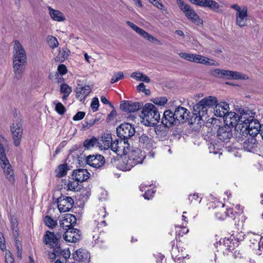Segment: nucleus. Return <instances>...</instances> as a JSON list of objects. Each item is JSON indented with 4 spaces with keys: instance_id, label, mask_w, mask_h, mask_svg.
<instances>
[{
    "instance_id": "1",
    "label": "nucleus",
    "mask_w": 263,
    "mask_h": 263,
    "mask_svg": "<svg viewBox=\"0 0 263 263\" xmlns=\"http://www.w3.org/2000/svg\"><path fill=\"white\" fill-rule=\"evenodd\" d=\"M141 117L145 124L147 126H154L156 125L160 119V115L157 108L152 103H146L143 106Z\"/></svg>"
},
{
    "instance_id": "2",
    "label": "nucleus",
    "mask_w": 263,
    "mask_h": 263,
    "mask_svg": "<svg viewBox=\"0 0 263 263\" xmlns=\"http://www.w3.org/2000/svg\"><path fill=\"white\" fill-rule=\"evenodd\" d=\"M176 2L187 18L196 25L201 23L202 20L189 5L185 3L183 0H176Z\"/></svg>"
},
{
    "instance_id": "3",
    "label": "nucleus",
    "mask_w": 263,
    "mask_h": 263,
    "mask_svg": "<svg viewBox=\"0 0 263 263\" xmlns=\"http://www.w3.org/2000/svg\"><path fill=\"white\" fill-rule=\"evenodd\" d=\"M231 8L236 11V24L240 27L246 26L248 18V8L245 6H240L237 4H233Z\"/></svg>"
},
{
    "instance_id": "4",
    "label": "nucleus",
    "mask_w": 263,
    "mask_h": 263,
    "mask_svg": "<svg viewBox=\"0 0 263 263\" xmlns=\"http://www.w3.org/2000/svg\"><path fill=\"white\" fill-rule=\"evenodd\" d=\"M111 149L118 155H127L130 151V145L127 140H115L111 143Z\"/></svg>"
},
{
    "instance_id": "5",
    "label": "nucleus",
    "mask_w": 263,
    "mask_h": 263,
    "mask_svg": "<svg viewBox=\"0 0 263 263\" xmlns=\"http://www.w3.org/2000/svg\"><path fill=\"white\" fill-rule=\"evenodd\" d=\"M10 129L13 144L15 146H18L20 144L23 132L21 120L17 119L14 121L11 126Z\"/></svg>"
},
{
    "instance_id": "6",
    "label": "nucleus",
    "mask_w": 263,
    "mask_h": 263,
    "mask_svg": "<svg viewBox=\"0 0 263 263\" xmlns=\"http://www.w3.org/2000/svg\"><path fill=\"white\" fill-rule=\"evenodd\" d=\"M249 117V115L247 114V111H245L242 110L239 114H236L234 112L229 111L226 117V121L228 122H229L231 127H233L236 125L237 123L244 122L246 121L247 119Z\"/></svg>"
},
{
    "instance_id": "7",
    "label": "nucleus",
    "mask_w": 263,
    "mask_h": 263,
    "mask_svg": "<svg viewBox=\"0 0 263 263\" xmlns=\"http://www.w3.org/2000/svg\"><path fill=\"white\" fill-rule=\"evenodd\" d=\"M117 135L120 139L127 140L134 135L135 129L134 126L128 123H124L117 128Z\"/></svg>"
},
{
    "instance_id": "8",
    "label": "nucleus",
    "mask_w": 263,
    "mask_h": 263,
    "mask_svg": "<svg viewBox=\"0 0 263 263\" xmlns=\"http://www.w3.org/2000/svg\"><path fill=\"white\" fill-rule=\"evenodd\" d=\"M145 155L144 152H142L139 148L132 150L130 153L129 158L127 160V165H129L126 170H130L131 167L142 163L145 158Z\"/></svg>"
},
{
    "instance_id": "9",
    "label": "nucleus",
    "mask_w": 263,
    "mask_h": 263,
    "mask_svg": "<svg viewBox=\"0 0 263 263\" xmlns=\"http://www.w3.org/2000/svg\"><path fill=\"white\" fill-rule=\"evenodd\" d=\"M247 114L249 115V117H248L246 122L249 130L250 132V136H256L259 133L261 127V124L257 120L254 119V113L248 110Z\"/></svg>"
},
{
    "instance_id": "10",
    "label": "nucleus",
    "mask_w": 263,
    "mask_h": 263,
    "mask_svg": "<svg viewBox=\"0 0 263 263\" xmlns=\"http://www.w3.org/2000/svg\"><path fill=\"white\" fill-rule=\"evenodd\" d=\"M57 204L60 212H66L72 208L74 201L71 197L62 195L57 199Z\"/></svg>"
},
{
    "instance_id": "11",
    "label": "nucleus",
    "mask_w": 263,
    "mask_h": 263,
    "mask_svg": "<svg viewBox=\"0 0 263 263\" xmlns=\"http://www.w3.org/2000/svg\"><path fill=\"white\" fill-rule=\"evenodd\" d=\"M13 61L27 63L26 52L18 41H15L13 46Z\"/></svg>"
},
{
    "instance_id": "12",
    "label": "nucleus",
    "mask_w": 263,
    "mask_h": 263,
    "mask_svg": "<svg viewBox=\"0 0 263 263\" xmlns=\"http://www.w3.org/2000/svg\"><path fill=\"white\" fill-rule=\"evenodd\" d=\"M126 24L132 28L134 31H135L138 34L142 36L145 39L149 41L151 43H155L157 45H161V43L159 40L156 39L155 37L152 36L148 32L145 31L142 28L135 25L131 22L127 21Z\"/></svg>"
},
{
    "instance_id": "13",
    "label": "nucleus",
    "mask_w": 263,
    "mask_h": 263,
    "mask_svg": "<svg viewBox=\"0 0 263 263\" xmlns=\"http://www.w3.org/2000/svg\"><path fill=\"white\" fill-rule=\"evenodd\" d=\"M232 128L228 123L220 127L217 131L218 139L222 142H228L232 137Z\"/></svg>"
},
{
    "instance_id": "14",
    "label": "nucleus",
    "mask_w": 263,
    "mask_h": 263,
    "mask_svg": "<svg viewBox=\"0 0 263 263\" xmlns=\"http://www.w3.org/2000/svg\"><path fill=\"white\" fill-rule=\"evenodd\" d=\"M173 112L178 124L183 123L189 120L190 112L185 107L178 106Z\"/></svg>"
},
{
    "instance_id": "15",
    "label": "nucleus",
    "mask_w": 263,
    "mask_h": 263,
    "mask_svg": "<svg viewBox=\"0 0 263 263\" xmlns=\"http://www.w3.org/2000/svg\"><path fill=\"white\" fill-rule=\"evenodd\" d=\"M161 123L165 127L167 128H170L178 124L173 110L171 109L166 110L164 111Z\"/></svg>"
},
{
    "instance_id": "16",
    "label": "nucleus",
    "mask_w": 263,
    "mask_h": 263,
    "mask_svg": "<svg viewBox=\"0 0 263 263\" xmlns=\"http://www.w3.org/2000/svg\"><path fill=\"white\" fill-rule=\"evenodd\" d=\"M62 233H54L49 231L46 232L44 236L43 241L46 245H48L51 248L58 245L59 240L61 238Z\"/></svg>"
},
{
    "instance_id": "17",
    "label": "nucleus",
    "mask_w": 263,
    "mask_h": 263,
    "mask_svg": "<svg viewBox=\"0 0 263 263\" xmlns=\"http://www.w3.org/2000/svg\"><path fill=\"white\" fill-rule=\"evenodd\" d=\"M77 219L72 214H66L60 219V226L63 230H69L73 228L72 226L76 223Z\"/></svg>"
},
{
    "instance_id": "18",
    "label": "nucleus",
    "mask_w": 263,
    "mask_h": 263,
    "mask_svg": "<svg viewBox=\"0 0 263 263\" xmlns=\"http://www.w3.org/2000/svg\"><path fill=\"white\" fill-rule=\"evenodd\" d=\"M142 105V104L140 102L123 100L120 104V108L123 111L127 112H134L141 108Z\"/></svg>"
},
{
    "instance_id": "19",
    "label": "nucleus",
    "mask_w": 263,
    "mask_h": 263,
    "mask_svg": "<svg viewBox=\"0 0 263 263\" xmlns=\"http://www.w3.org/2000/svg\"><path fill=\"white\" fill-rule=\"evenodd\" d=\"M209 109L200 101L193 107V114L198 118V120H203V118L206 119L208 117V112Z\"/></svg>"
},
{
    "instance_id": "20",
    "label": "nucleus",
    "mask_w": 263,
    "mask_h": 263,
    "mask_svg": "<svg viewBox=\"0 0 263 263\" xmlns=\"http://www.w3.org/2000/svg\"><path fill=\"white\" fill-rule=\"evenodd\" d=\"M0 164L8 181L10 184H14L15 182V176L12 166L10 164L9 160L8 161V163L6 162L5 163L4 162L0 163Z\"/></svg>"
},
{
    "instance_id": "21",
    "label": "nucleus",
    "mask_w": 263,
    "mask_h": 263,
    "mask_svg": "<svg viewBox=\"0 0 263 263\" xmlns=\"http://www.w3.org/2000/svg\"><path fill=\"white\" fill-rule=\"evenodd\" d=\"M87 164L96 168L102 166L104 163V158L101 155H89L85 158Z\"/></svg>"
},
{
    "instance_id": "22",
    "label": "nucleus",
    "mask_w": 263,
    "mask_h": 263,
    "mask_svg": "<svg viewBox=\"0 0 263 263\" xmlns=\"http://www.w3.org/2000/svg\"><path fill=\"white\" fill-rule=\"evenodd\" d=\"M80 232V230L74 228L66 230L63 235L64 239L67 242H76L81 239Z\"/></svg>"
},
{
    "instance_id": "23",
    "label": "nucleus",
    "mask_w": 263,
    "mask_h": 263,
    "mask_svg": "<svg viewBox=\"0 0 263 263\" xmlns=\"http://www.w3.org/2000/svg\"><path fill=\"white\" fill-rule=\"evenodd\" d=\"M235 126V135L237 138L243 139L248 135L250 136V132L249 130L246 121L244 122L237 123Z\"/></svg>"
},
{
    "instance_id": "24",
    "label": "nucleus",
    "mask_w": 263,
    "mask_h": 263,
    "mask_svg": "<svg viewBox=\"0 0 263 263\" xmlns=\"http://www.w3.org/2000/svg\"><path fill=\"white\" fill-rule=\"evenodd\" d=\"M220 78L229 80H245L247 79L248 77L246 75H242L241 73L238 72L222 69Z\"/></svg>"
},
{
    "instance_id": "25",
    "label": "nucleus",
    "mask_w": 263,
    "mask_h": 263,
    "mask_svg": "<svg viewBox=\"0 0 263 263\" xmlns=\"http://www.w3.org/2000/svg\"><path fill=\"white\" fill-rule=\"evenodd\" d=\"M229 105L226 102H220L216 104L214 108V115L217 117H226L229 113Z\"/></svg>"
},
{
    "instance_id": "26",
    "label": "nucleus",
    "mask_w": 263,
    "mask_h": 263,
    "mask_svg": "<svg viewBox=\"0 0 263 263\" xmlns=\"http://www.w3.org/2000/svg\"><path fill=\"white\" fill-rule=\"evenodd\" d=\"M90 174L86 169L74 170L72 173L73 179L77 182H82L89 178Z\"/></svg>"
},
{
    "instance_id": "27",
    "label": "nucleus",
    "mask_w": 263,
    "mask_h": 263,
    "mask_svg": "<svg viewBox=\"0 0 263 263\" xmlns=\"http://www.w3.org/2000/svg\"><path fill=\"white\" fill-rule=\"evenodd\" d=\"M27 63H20L13 61V68L15 78L17 80H20L22 78L23 72L25 70Z\"/></svg>"
},
{
    "instance_id": "28",
    "label": "nucleus",
    "mask_w": 263,
    "mask_h": 263,
    "mask_svg": "<svg viewBox=\"0 0 263 263\" xmlns=\"http://www.w3.org/2000/svg\"><path fill=\"white\" fill-rule=\"evenodd\" d=\"M193 62L199 64H202L205 65L218 66V63L212 59L204 56L195 54Z\"/></svg>"
},
{
    "instance_id": "29",
    "label": "nucleus",
    "mask_w": 263,
    "mask_h": 263,
    "mask_svg": "<svg viewBox=\"0 0 263 263\" xmlns=\"http://www.w3.org/2000/svg\"><path fill=\"white\" fill-rule=\"evenodd\" d=\"M255 136H251L248 138L243 143V148L246 151L252 152L257 147V141Z\"/></svg>"
},
{
    "instance_id": "30",
    "label": "nucleus",
    "mask_w": 263,
    "mask_h": 263,
    "mask_svg": "<svg viewBox=\"0 0 263 263\" xmlns=\"http://www.w3.org/2000/svg\"><path fill=\"white\" fill-rule=\"evenodd\" d=\"M91 88L88 85H85V86H82L79 85L76 88V97L80 99V100L84 99L91 91Z\"/></svg>"
},
{
    "instance_id": "31",
    "label": "nucleus",
    "mask_w": 263,
    "mask_h": 263,
    "mask_svg": "<svg viewBox=\"0 0 263 263\" xmlns=\"http://www.w3.org/2000/svg\"><path fill=\"white\" fill-rule=\"evenodd\" d=\"M49 10V14L51 18L57 22L64 21L66 18L64 14L59 10H55L51 7H48Z\"/></svg>"
},
{
    "instance_id": "32",
    "label": "nucleus",
    "mask_w": 263,
    "mask_h": 263,
    "mask_svg": "<svg viewBox=\"0 0 263 263\" xmlns=\"http://www.w3.org/2000/svg\"><path fill=\"white\" fill-rule=\"evenodd\" d=\"M139 142L143 147L149 148L153 147L154 141L151 136L143 134L139 137Z\"/></svg>"
},
{
    "instance_id": "33",
    "label": "nucleus",
    "mask_w": 263,
    "mask_h": 263,
    "mask_svg": "<svg viewBox=\"0 0 263 263\" xmlns=\"http://www.w3.org/2000/svg\"><path fill=\"white\" fill-rule=\"evenodd\" d=\"M74 258L76 260L81 261H85L90 258L88 252L84 249L77 250L74 254Z\"/></svg>"
},
{
    "instance_id": "34",
    "label": "nucleus",
    "mask_w": 263,
    "mask_h": 263,
    "mask_svg": "<svg viewBox=\"0 0 263 263\" xmlns=\"http://www.w3.org/2000/svg\"><path fill=\"white\" fill-rule=\"evenodd\" d=\"M6 140L4 137H0V163L5 162L8 163V159L7 158L6 154L4 148V145L6 143Z\"/></svg>"
},
{
    "instance_id": "35",
    "label": "nucleus",
    "mask_w": 263,
    "mask_h": 263,
    "mask_svg": "<svg viewBox=\"0 0 263 263\" xmlns=\"http://www.w3.org/2000/svg\"><path fill=\"white\" fill-rule=\"evenodd\" d=\"M200 101L202 103H203V104L207 107L208 109H209L213 107L214 106H215V105L218 102L217 99L215 97L213 96L205 97Z\"/></svg>"
},
{
    "instance_id": "36",
    "label": "nucleus",
    "mask_w": 263,
    "mask_h": 263,
    "mask_svg": "<svg viewBox=\"0 0 263 263\" xmlns=\"http://www.w3.org/2000/svg\"><path fill=\"white\" fill-rule=\"evenodd\" d=\"M101 142L104 144L103 147L105 149L110 148V144L112 141L111 135L109 134H104L101 137Z\"/></svg>"
},
{
    "instance_id": "37",
    "label": "nucleus",
    "mask_w": 263,
    "mask_h": 263,
    "mask_svg": "<svg viewBox=\"0 0 263 263\" xmlns=\"http://www.w3.org/2000/svg\"><path fill=\"white\" fill-rule=\"evenodd\" d=\"M98 143V140L96 137H92L89 139H86L83 143L84 146L87 149L94 147Z\"/></svg>"
},
{
    "instance_id": "38",
    "label": "nucleus",
    "mask_w": 263,
    "mask_h": 263,
    "mask_svg": "<svg viewBox=\"0 0 263 263\" xmlns=\"http://www.w3.org/2000/svg\"><path fill=\"white\" fill-rule=\"evenodd\" d=\"M67 165L66 164H61L56 170L57 176L60 177H63L67 174Z\"/></svg>"
},
{
    "instance_id": "39",
    "label": "nucleus",
    "mask_w": 263,
    "mask_h": 263,
    "mask_svg": "<svg viewBox=\"0 0 263 263\" xmlns=\"http://www.w3.org/2000/svg\"><path fill=\"white\" fill-rule=\"evenodd\" d=\"M205 7L210 8L211 9L217 12L219 11V5L216 2L213 0H208Z\"/></svg>"
},
{
    "instance_id": "40",
    "label": "nucleus",
    "mask_w": 263,
    "mask_h": 263,
    "mask_svg": "<svg viewBox=\"0 0 263 263\" xmlns=\"http://www.w3.org/2000/svg\"><path fill=\"white\" fill-rule=\"evenodd\" d=\"M222 212L225 213V216H219V213H216V216L217 217V218L221 220H223L227 217L233 218L234 213L233 210L232 209H227L226 211H224V209H222Z\"/></svg>"
},
{
    "instance_id": "41",
    "label": "nucleus",
    "mask_w": 263,
    "mask_h": 263,
    "mask_svg": "<svg viewBox=\"0 0 263 263\" xmlns=\"http://www.w3.org/2000/svg\"><path fill=\"white\" fill-rule=\"evenodd\" d=\"M47 41L49 47L52 49L57 47L59 45V42L57 38L52 35L47 36Z\"/></svg>"
},
{
    "instance_id": "42",
    "label": "nucleus",
    "mask_w": 263,
    "mask_h": 263,
    "mask_svg": "<svg viewBox=\"0 0 263 263\" xmlns=\"http://www.w3.org/2000/svg\"><path fill=\"white\" fill-rule=\"evenodd\" d=\"M69 51L67 49H62L59 50L57 58L61 61H64L69 56Z\"/></svg>"
},
{
    "instance_id": "43",
    "label": "nucleus",
    "mask_w": 263,
    "mask_h": 263,
    "mask_svg": "<svg viewBox=\"0 0 263 263\" xmlns=\"http://www.w3.org/2000/svg\"><path fill=\"white\" fill-rule=\"evenodd\" d=\"M44 222L45 224L49 228H52L57 224V221L54 220L49 216H45Z\"/></svg>"
},
{
    "instance_id": "44",
    "label": "nucleus",
    "mask_w": 263,
    "mask_h": 263,
    "mask_svg": "<svg viewBox=\"0 0 263 263\" xmlns=\"http://www.w3.org/2000/svg\"><path fill=\"white\" fill-rule=\"evenodd\" d=\"M99 121V120L98 119H91L87 120L83 124V128L84 129L89 128L93 125L97 124Z\"/></svg>"
},
{
    "instance_id": "45",
    "label": "nucleus",
    "mask_w": 263,
    "mask_h": 263,
    "mask_svg": "<svg viewBox=\"0 0 263 263\" xmlns=\"http://www.w3.org/2000/svg\"><path fill=\"white\" fill-rule=\"evenodd\" d=\"M54 104H55V110L56 111L61 115H64L66 110L65 106L60 102L57 103L54 102Z\"/></svg>"
},
{
    "instance_id": "46",
    "label": "nucleus",
    "mask_w": 263,
    "mask_h": 263,
    "mask_svg": "<svg viewBox=\"0 0 263 263\" xmlns=\"http://www.w3.org/2000/svg\"><path fill=\"white\" fill-rule=\"evenodd\" d=\"M153 102L154 104L160 106L164 105L167 102V99L165 97H161L160 98H154L153 99Z\"/></svg>"
},
{
    "instance_id": "47",
    "label": "nucleus",
    "mask_w": 263,
    "mask_h": 263,
    "mask_svg": "<svg viewBox=\"0 0 263 263\" xmlns=\"http://www.w3.org/2000/svg\"><path fill=\"white\" fill-rule=\"evenodd\" d=\"M149 2L161 11H166V9L162 3L160 2V0H149Z\"/></svg>"
},
{
    "instance_id": "48",
    "label": "nucleus",
    "mask_w": 263,
    "mask_h": 263,
    "mask_svg": "<svg viewBox=\"0 0 263 263\" xmlns=\"http://www.w3.org/2000/svg\"><path fill=\"white\" fill-rule=\"evenodd\" d=\"M123 78H124V74H123V72H122V71L118 72L114 74V76L110 80V83L111 84H113L114 83L117 82L119 80L123 79Z\"/></svg>"
},
{
    "instance_id": "49",
    "label": "nucleus",
    "mask_w": 263,
    "mask_h": 263,
    "mask_svg": "<svg viewBox=\"0 0 263 263\" xmlns=\"http://www.w3.org/2000/svg\"><path fill=\"white\" fill-rule=\"evenodd\" d=\"M195 54L187 53H185V52H180L179 54V56L181 58L184 59H185L190 62H193V61H194V56H195Z\"/></svg>"
},
{
    "instance_id": "50",
    "label": "nucleus",
    "mask_w": 263,
    "mask_h": 263,
    "mask_svg": "<svg viewBox=\"0 0 263 263\" xmlns=\"http://www.w3.org/2000/svg\"><path fill=\"white\" fill-rule=\"evenodd\" d=\"M60 90L61 92L67 94H70L72 91L71 88L65 83L61 84Z\"/></svg>"
},
{
    "instance_id": "51",
    "label": "nucleus",
    "mask_w": 263,
    "mask_h": 263,
    "mask_svg": "<svg viewBox=\"0 0 263 263\" xmlns=\"http://www.w3.org/2000/svg\"><path fill=\"white\" fill-rule=\"evenodd\" d=\"M99 106V102L98 99L97 98H93L90 105V107L93 112H95L98 110Z\"/></svg>"
},
{
    "instance_id": "52",
    "label": "nucleus",
    "mask_w": 263,
    "mask_h": 263,
    "mask_svg": "<svg viewBox=\"0 0 263 263\" xmlns=\"http://www.w3.org/2000/svg\"><path fill=\"white\" fill-rule=\"evenodd\" d=\"M5 262L6 263H12L14 262V259L12 257V254L9 251L6 252Z\"/></svg>"
},
{
    "instance_id": "53",
    "label": "nucleus",
    "mask_w": 263,
    "mask_h": 263,
    "mask_svg": "<svg viewBox=\"0 0 263 263\" xmlns=\"http://www.w3.org/2000/svg\"><path fill=\"white\" fill-rule=\"evenodd\" d=\"M208 146L210 153L214 154H217L218 153V148H216L217 144H214L211 142L208 143Z\"/></svg>"
},
{
    "instance_id": "54",
    "label": "nucleus",
    "mask_w": 263,
    "mask_h": 263,
    "mask_svg": "<svg viewBox=\"0 0 263 263\" xmlns=\"http://www.w3.org/2000/svg\"><path fill=\"white\" fill-rule=\"evenodd\" d=\"M78 186V183L74 182L69 181L66 185V189L68 191H74Z\"/></svg>"
},
{
    "instance_id": "55",
    "label": "nucleus",
    "mask_w": 263,
    "mask_h": 263,
    "mask_svg": "<svg viewBox=\"0 0 263 263\" xmlns=\"http://www.w3.org/2000/svg\"><path fill=\"white\" fill-rule=\"evenodd\" d=\"M85 115V112L84 111H79L77 114L73 116V120L74 121H79L84 118Z\"/></svg>"
},
{
    "instance_id": "56",
    "label": "nucleus",
    "mask_w": 263,
    "mask_h": 263,
    "mask_svg": "<svg viewBox=\"0 0 263 263\" xmlns=\"http://www.w3.org/2000/svg\"><path fill=\"white\" fill-rule=\"evenodd\" d=\"M222 69H215L211 71L210 73L212 76L216 78H221Z\"/></svg>"
},
{
    "instance_id": "57",
    "label": "nucleus",
    "mask_w": 263,
    "mask_h": 263,
    "mask_svg": "<svg viewBox=\"0 0 263 263\" xmlns=\"http://www.w3.org/2000/svg\"><path fill=\"white\" fill-rule=\"evenodd\" d=\"M208 0H191V2L195 5L205 7Z\"/></svg>"
},
{
    "instance_id": "58",
    "label": "nucleus",
    "mask_w": 263,
    "mask_h": 263,
    "mask_svg": "<svg viewBox=\"0 0 263 263\" xmlns=\"http://www.w3.org/2000/svg\"><path fill=\"white\" fill-rule=\"evenodd\" d=\"M58 70L59 72L62 75L66 74L67 71L66 67L63 64L59 65L58 67Z\"/></svg>"
},
{
    "instance_id": "59",
    "label": "nucleus",
    "mask_w": 263,
    "mask_h": 263,
    "mask_svg": "<svg viewBox=\"0 0 263 263\" xmlns=\"http://www.w3.org/2000/svg\"><path fill=\"white\" fill-rule=\"evenodd\" d=\"M5 239L3 237V235L0 232V248L2 251L6 250V245L5 244Z\"/></svg>"
},
{
    "instance_id": "60",
    "label": "nucleus",
    "mask_w": 263,
    "mask_h": 263,
    "mask_svg": "<svg viewBox=\"0 0 263 263\" xmlns=\"http://www.w3.org/2000/svg\"><path fill=\"white\" fill-rule=\"evenodd\" d=\"M175 251H176L175 250H173V256H175L174 257L175 259H177L178 260H180L183 259L186 257V256H185V254L182 253H181L180 254H179L178 255H176Z\"/></svg>"
},
{
    "instance_id": "61",
    "label": "nucleus",
    "mask_w": 263,
    "mask_h": 263,
    "mask_svg": "<svg viewBox=\"0 0 263 263\" xmlns=\"http://www.w3.org/2000/svg\"><path fill=\"white\" fill-rule=\"evenodd\" d=\"M54 247H55L53 249V252L56 253V255L58 256V257L60 256L63 250H62L60 246L58 245L57 246H54Z\"/></svg>"
},
{
    "instance_id": "62",
    "label": "nucleus",
    "mask_w": 263,
    "mask_h": 263,
    "mask_svg": "<svg viewBox=\"0 0 263 263\" xmlns=\"http://www.w3.org/2000/svg\"><path fill=\"white\" fill-rule=\"evenodd\" d=\"M139 81H143L145 83H149L150 82L151 80L146 75L143 74V73H141L140 77L139 79Z\"/></svg>"
},
{
    "instance_id": "63",
    "label": "nucleus",
    "mask_w": 263,
    "mask_h": 263,
    "mask_svg": "<svg viewBox=\"0 0 263 263\" xmlns=\"http://www.w3.org/2000/svg\"><path fill=\"white\" fill-rule=\"evenodd\" d=\"M199 197L198 194H194L193 195H190L189 196V200L191 201V202H195L196 201H197L198 200Z\"/></svg>"
},
{
    "instance_id": "64",
    "label": "nucleus",
    "mask_w": 263,
    "mask_h": 263,
    "mask_svg": "<svg viewBox=\"0 0 263 263\" xmlns=\"http://www.w3.org/2000/svg\"><path fill=\"white\" fill-rule=\"evenodd\" d=\"M61 256H62L65 259L68 258L70 256V253L68 250H63Z\"/></svg>"
}]
</instances>
